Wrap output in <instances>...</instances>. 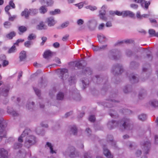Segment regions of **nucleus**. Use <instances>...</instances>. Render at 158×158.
<instances>
[{"label":"nucleus","mask_w":158,"mask_h":158,"mask_svg":"<svg viewBox=\"0 0 158 158\" xmlns=\"http://www.w3.org/2000/svg\"><path fill=\"white\" fill-rule=\"evenodd\" d=\"M68 70L66 69H63L60 71V77L63 80H66L69 77Z\"/></svg>","instance_id":"nucleus-11"},{"label":"nucleus","mask_w":158,"mask_h":158,"mask_svg":"<svg viewBox=\"0 0 158 158\" xmlns=\"http://www.w3.org/2000/svg\"><path fill=\"white\" fill-rule=\"evenodd\" d=\"M139 64L135 62H132L130 63V67L132 69H135L139 66Z\"/></svg>","instance_id":"nucleus-42"},{"label":"nucleus","mask_w":158,"mask_h":158,"mask_svg":"<svg viewBox=\"0 0 158 158\" xmlns=\"http://www.w3.org/2000/svg\"><path fill=\"white\" fill-rule=\"evenodd\" d=\"M130 81L132 83H135L138 82V78L135 75L132 74L130 76H128Z\"/></svg>","instance_id":"nucleus-17"},{"label":"nucleus","mask_w":158,"mask_h":158,"mask_svg":"<svg viewBox=\"0 0 158 158\" xmlns=\"http://www.w3.org/2000/svg\"><path fill=\"white\" fill-rule=\"evenodd\" d=\"M8 152L4 148L0 149V158H8Z\"/></svg>","instance_id":"nucleus-14"},{"label":"nucleus","mask_w":158,"mask_h":158,"mask_svg":"<svg viewBox=\"0 0 158 158\" xmlns=\"http://www.w3.org/2000/svg\"><path fill=\"white\" fill-rule=\"evenodd\" d=\"M46 147H48L50 149V152L52 154H53V153H56V152L55 151L53 150V147L51 143L47 142L46 143Z\"/></svg>","instance_id":"nucleus-29"},{"label":"nucleus","mask_w":158,"mask_h":158,"mask_svg":"<svg viewBox=\"0 0 158 158\" xmlns=\"http://www.w3.org/2000/svg\"><path fill=\"white\" fill-rule=\"evenodd\" d=\"M74 64L76 67H77L78 69H83V73L86 75H91L92 73V71L89 68H86L85 69L82 64L81 63L80 61H75Z\"/></svg>","instance_id":"nucleus-4"},{"label":"nucleus","mask_w":158,"mask_h":158,"mask_svg":"<svg viewBox=\"0 0 158 158\" xmlns=\"http://www.w3.org/2000/svg\"><path fill=\"white\" fill-rule=\"evenodd\" d=\"M30 15H34L38 13V10L36 9H30L29 10Z\"/></svg>","instance_id":"nucleus-35"},{"label":"nucleus","mask_w":158,"mask_h":158,"mask_svg":"<svg viewBox=\"0 0 158 158\" xmlns=\"http://www.w3.org/2000/svg\"><path fill=\"white\" fill-rule=\"evenodd\" d=\"M135 2L140 3L141 6L146 10L148 8V6L150 4V1H145V0H133Z\"/></svg>","instance_id":"nucleus-10"},{"label":"nucleus","mask_w":158,"mask_h":158,"mask_svg":"<svg viewBox=\"0 0 158 158\" xmlns=\"http://www.w3.org/2000/svg\"><path fill=\"white\" fill-rule=\"evenodd\" d=\"M141 154L142 152L140 150H138L135 152V155L137 157L139 156Z\"/></svg>","instance_id":"nucleus-60"},{"label":"nucleus","mask_w":158,"mask_h":158,"mask_svg":"<svg viewBox=\"0 0 158 158\" xmlns=\"http://www.w3.org/2000/svg\"><path fill=\"white\" fill-rule=\"evenodd\" d=\"M148 33L150 35L152 36H155V31L153 29H149L148 31Z\"/></svg>","instance_id":"nucleus-49"},{"label":"nucleus","mask_w":158,"mask_h":158,"mask_svg":"<svg viewBox=\"0 0 158 158\" xmlns=\"http://www.w3.org/2000/svg\"><path fill=\"white\" fill-rule=\"evenodd\" d=\"M146 91L144 89H142L139 93V99H142L146 96Z\"/></svg>","instance_id":"nucleus-27"},{"label":"nucleus","mask_w":158,"mask_h":158,"mask_svg":"<svg viewBox=\"0 0 158 158\" xmlns=\"http://www.w3.org/2000/svg\"><path fill=\"white\" fill-rule=\"evenodd\" d=\"M34 103L32 102L31 103H28L26 105V107L29 110H30L33 108L34 105Z\"/></svg>","instance_id":"nucleus-47"},{"label":"nucleus","mask_w":158,"mask_h":158,"mask_svg":"<svg viewBox=\"0 0 158 158\" xmlns=\"http://www.w3.org/2000/svg\"><path fill=\"white\" fill-rule=\"evenodd\" d=\"M141 144H142L143 147V150L144 155L141 158H147L146 156V154L148 153L149 149L151 146V143L149 141H146V142L143 143H141Z\"/></svg>","instance_id":"nucleus-8"},{"label":"nucleus","mask_w":158,"mask_h":158,"mask_svg":"<svg viewBox=\"0 0 158 158\" xmlns=\"http://www.w3.org/2000/svg\"><path fill=\"white\" fill-rule=\"evenodd\" d=\"M9 64V62L7 60H5L3 61L2 65L3 67L6 66L8 65Z\"/></svg>","instance_id":"nucleus-64"},{"label":"nucleus","mask_w":158,"mask_h":158,"mask_svg":"<svg viewBox=\"0 0 158 158\" xmlns=\"http://www.w3.org/2000/svg\"><path fill=\"white\" fill-rule=\"evenodd\" d=\"M60 12V10L58 9H55L54 11H50V13L51 15H55L56 14H59Z\"/></svg>","instance_id":"nucleus-46"},{"label":"nucleus","mask_w":158,"mask_h":158,"mask_svg":"<svg viewBox=\"0 0 158 158\" xmlns=\"http://www.w3.org/2000/svg\"><path fill=\"white\" fill-rule=\"evenodd\" d=\"M123 71L122 66L119 64L114 65L112 67L111 72L114 75H118L121 74Z\"/></svg>","instance_id":"nucleus-6"},{"label":"nucleus","mask_w":158,"mask_h":158,"mask_svg":"<svg viewBox=\"0 0 158 158\" xmlns=\"http://www.w3.org/2000/svg\"><path fill=\"white\" fill-rule=\"evenodd\" d=\"M41 40H42V42L40 43V45L43 46L44 43L47 40V38L46 37L43 36L41 38Z\"/></svg>","instance_id":"nucleus-51"},{"label":"nucleus","mask_w":158,"mask_h":158,"mask_svg":"<svg viewBox=\"0 0 158 158\" xmlns=\"http://www.w3.org/2000/svg\"><path fill=\"white\" fill-rule=\"evenodd\" d=\"M26 57V52L25 51H22L19 54V58L20 61L23 60Z\"/></svg>","instance_id":"nucleus-25"},{"label":"nucleus","mask_w":158,"mask_h":158,"mask_svg":"<svg viewBox=\"0 0 158 158\" xmlns=\"http://www.w3.org/2000/svg\"><path fill=\"white\" fill-rule=\"evenodd\" d=\"M16 35V33L14 31H12L7 34L6 35V37L8 39L11 40L13 39V37Z\"/></svg>","instance_id":"nucleus-24"},{"label":"nucleus","mask_w":158,"mask_h":158,"mask_svg":"<svg viewBox=\"0 0 158 158\" xmlns=\"http://www.w3.org/2000/svg\"><path fill=\"white\" fill-rule=\"evenodd\" d=\"M64 98V94L61 92H59L57 95V99L58 100H62Z\"/></svg>","instance_id":"nucleus-36"},{"label":"nucleus","mask_w":158,"mask_h":158,"mask_svg":"<svg viewBox=\"0 0 158 158\" xmlns=\"http://www.w3.org/2000/svg\"><path fill=\"white\" fill-rule=\"evenodd\" d=\"M29 15L30 14L29 10L27 8L25 9L21 13V16L24 17V18L27 19L29 18Z\"/></svg>","instance_id":"nucleus-18"},{"label":"nucleus","mask_w":158,"mask_h":158,"mask_svg":"<svg viewBox=\"0 0 158 158\" xmlns=\"http://www.w3.org/2000/svg\"><path fill=\"white\" fill-rule=\"evenodd\" d=\"M52 55V52L49 50H48L44 52L43 55V56L45 58H47L51 56Z\"/></svg>","instance_id":"nucleus-31"},{"label":"nucleus","mask_w":158,"mask_h":158,"mask_svg":"<svg viewBox=\"0 0 158 158\" xmlns=\"http://www.w3.org/2000/svg\"><path fill=\"white\" fill-rule=\"evenodd\" d=\"M82 81L83 84V89H85L87 86L88 85L89 82L88 81H87V80L85 79V80H82Z\"/></svg>","instance_id":"nucleus-45"},{"label":"nucleus","mask_w":158,"mask_h":158,"mask_svg":"<svg viewBox=\"0 0 158 158\" xmlns=\"http://www.w3.org/2000/svg\"><path fill=\"white\" fill-rule=\"evenodd\" d=\"M139 119L142 121H143L146 118V115L144 114H142L138 116Z\"/></svg>","instance_id":"nucleus-41"},{"label":"nucleus","mask_w":158,"mask_h":158,"mask_svg":"<svg viewBox=\"0 0 158 158\" xmlns=\"http://www.w3.org/2000/svg\"><path fill=\"white\" fill-rule=\"evenodd\" d=\"M131 86L129 85L126 86L123 89L124 92L125 93H128L131 91Z\"/></svg>","instance_id":"nucleus-33"},{"label":"nucleus","mask_w":158,"mask_h":158,"mask_svg":"<svg viewBox=\"0 0 158 158\" xmlns=\"http://www.w3.org/2000/svg\"><path fill=\"white\" fill-rule=\"evenodd\" d=\"M134 41L131 39H127L125 40H123L122 41H118L117 42V44H120L124 42L126 43H133Z\"/></svg>","instance_id":"nucleus-34"},{"label":"nucleus","mask_w":158,"mask_h":158,"mask_svg":"<svg viewBox=\"0 0 158 158\" xmlns=\"http://www.w3.org/2000/svg\"><path fill=\"white\" fill-rule=\"evenodd\" d=\"M31 131L29 129H26L18 139V141L21 143H15L13 147L14 149H17L21 148L22 146L21 143L23 141V138L26 137L24 142V146L29 148L31 146L35 144L37 142L36 137L33 135H31Z\"/></svg>","instance_id":"nucleus-1"},{"label":"nucleus","mask_w":158,"mask_h":158,"mask_svg":"<svg viewBox=\"0 0 158 158\" xmlns=\"http://www.w3.org/2000/svg\"><path fill=\"white\" fill-rule=\"evenodd\" d=\"M120 54V52L116 49H113L109 51L108 53L109 58L112 60H116L117 59V56H119Z\"/></svg>","instance_id":"nucleus-7"},{"label":"nucleus","mask_w":158,"mask_h":158,"mask_svg":"<svg viewBox=\"0 0 158 158\" xmlns=\"http://www.w3.org/2000/svg\"><path fill=\"white\" fill-rule=\"evenodd\" d=\"M9 6L10 7H11L13 9H14L15 7V4L14 3L13 1H10L9 2Z\"/></svg>","instance_id":"nucleus-57"},{"label":"nucleus","mask_w":158,"mask_h":158,"mask_svg":"<svg viewBox=\"0 0 158 158\" xmlns=\"http://www.w3.org/2000/svg\"><path fill=\"white\" fill-rule=\"evenodd\" d=\"M10 89V87L9 85L2 86L0 89V95L5 97L7 96L8 95Z\"/></svg>","instance_id":"nucleus-9"},{"label":"nucleus","mask_w":158,"mask_h":158,"mask_svg":"<svg viewBox=\"0 0 158 158\" xmlns=\"http://www.w3.org/2000/svg\"><path fill=\"white\" fill-rule=\"evenodd\" d=\"M125 53L127 56L129 57L131 56L133 54L131 50L129 49L126 50Z\"/></svg>","instance_id":"nucleus-48"},{"label":"nucleus","mask_w":158,"mask_h":158,"mask_svg":"<svg viewBox=\"0 0 158 158\" xmlns=\"http://www.w3.org/2000/svg\"><path fill=\"white\" fill-rule=\"evenodd\" d=\"M18 30L20 32L19 34L21 35L27 30V28L24 26H22L19 27Z\"/></svg>","instance_id":"nucleus-26"},{"label":"nucleus","mask_w":158,"mask_h":158,"mask_svg":"<svg viewBox=\"0 0 158 158\" xmlns=\"http://www.w3.org/2000/svg\"><path fill=\"white\" fill-rule=\"evenodd\" d=\"M82 158H91V156L89 153L85 152Z\"/></svg>","instance_id":"nucleus-53"},{"label":"nucleus","mask_w":158,"mask_h":158,"mask_svg":"<svg viewBox=\"0 0 158 158\" xmlns=\"http://www.w3.org/2000/svg\"><path fill=\"white\" fill-rule=\"evenodd\" d=\"M107 140L108 141H109L111 142V144L113 146H114L115 147H116V143L115 141L113 140V136L111 135H109L107 136Z\"/></svg>","instance_id":"nucleus-22"},{"label":"nucleus","mask_w":158,"mask_h":158,"mask_svg":"<svg viewBox=\"0 0 158 158\" xmlns=\"http://www.w3.org/2000/svg\"><path fill=\"white\" fill-rule=\"evenodd\" d=\"M16 17L17 16L16 15H14L12 16H10V17H9V20L10 21H14L15 19H16Z\"/></svg>","instance_id":"nucleus-58"},{"label":"nucleus","mask_w":158,"mask_h":158,"mask_svg":"<svg viewBox=\"0 0 158 158\" xmlns=\"http://www.w3.org/2000/svg\"><path fill=\"white\" fill-rule=\"evenodd\" d=\"M40 2L42 4H46L48 6H51L53 3L52 0H40Z\"/></svg>","instance_id":"nucleus-19"},{"label":"nucleus","mask_w":158,"mask_h":158,"mask_svg":"<svg viewBox=\"0 0 158 158\" xmlns=\"http://www.w3.org/2000/svg\"><path fill=\"white\" fill-rule=\"evenodd\" d=\"M47 28V26L45 25L42 22L40 23L36 27V28L39 30L46 29Z\"/></svg>","instance_id":"nucleus-21"},{"label":"nucleus","mask_w":158,"mask_h":158,"mask_svg":"<svg viewBox=\"0 0 158 158\" xmlns=\"http://www.w3.org/2000/svg\"><path fill=\"white\" fill-rule=\"evenodd\" d=\"M32 44V42L28 40V41H26L24 43V45L27 48H30L31 47V45Z\"/></svg>","instance_id":"nucleus-43"},{"label":"nucleus","mask_w":158,"mask_h":158,"mask_svg":"<svg viewBox=\"0 0 158 158\" xmlns=\"http://www.w3.org/2000/svg\"><path fill=\"white\" fill-rule=\"evenodd\" d=\"M149 104L154 107H158V101L156 100L151 101L149 102Z\"/></svg>","instance_id":"nucleus-30"},{"label":"nucleus","mask_w":158,"mask_h":158,"mask_svg":"<svg viewBox=\"0 0 158 158\" xmlns=\"http://www.w3.org/2000/svg\"><path fill=\"white\" fill-rule=\"evenodd\" d=\"M7 112L14 117L17 116L18 115V114L15 111H14L12 108H8Z\"/></svg>","instance_id":"nucleus-23"},{"label":"nucleus","mask_w":158,"mask_h":158,"mask_svg":"<svg viewBox=\"0 0 158 158\" xmlns=\"http://www.w3.org/2000/svg\"><path fill=\"white\" fill-rule=\"evenodd\" d=\"M34 89L35 93V94L38 97H40V91L38 89L36 88H34Z\"/></svg>","instance_id":"nucleus-52"},{"label":"nucleus","mask_w":158,"mask_h":158,"mask_svg":"<svg viewBox=\"0 0 158 158\" xmlns=\"http://www.w3.org/2000/svg\"><path fill=\"white\" fill-rule=\"evenodd\" d=\"M63 154L65 156L69 155L71 158L75 157L79 155V152L76 151L75 148L73 147L69 148L66 151L63 152Z\"/></svg>","instance_id":"nucleus-3"},{"label":"nucleus","mask_w":158,"mask_h":158,"mask_svg":"<svg viewBox=\"0 0 158 158\" xmlns=\"http://www.w3.org/2000/svg\"><path fill=\"white\" fill-rule=\"evenodd\" d=\"M95 119L94 116L93 115H90L89 118V120L91 122H94Z\"/></svg>","instance_id":"nucleus-56"},{"label":"nucleus","mask_w":158,"mask_h":158,"mask_svg":"<svg viewBox=\"0 0 158 158\" xmlns=\"http://www.w3.org/2000/svg\"><path fill=\"white\" fill-rule=\"evenodd\" d=\"M77 23L78 25H80L83 23L84 21L82 19H80L77 20Z\"/></svg>","instance_id":"nucleus-62"},{"label":"nucleus","mask_w":158,"mask_h":158,"mask_svg":"<svg viewBox=\"0 0 158 158\" xmlns=\"http://www.w3.org/2000/svg\"><path fill=\"white\" fill-rule=\"evenodd\" d=\"M135 16V14L129 10H126L123 11V17H126L127 16L131 18Z\"/></svg>","instance_id":"nucleus-16"},{"label":"nucleus","mask_w":158,"mask_h":158,"mask_svg":"<svg viewBox=\"0 0 158 158\" xmlns=\"http://www.w3.org/2000/svg\"><path fill=\"white\" fill-rule=\"evenodd\" d=\"M130 7L134 9H137L138 7V5L135 4H132L130 5Z\"/></svg>","instance_id":"nucleus-59"},{"label":"nucleus","mask_w":158,"mask_h":158,"mask_svg":"<svg viewBox=\"0 0 158 158\" xmlns=\"http://www.w3.org/2000/svg\"><path fill=\"white\" fill-rule=\"evenodd\" d=\"M36 38V35L35 34L31 33L27 37V39L29 40H31L35 39Z\"/></svg>","instance_id":"nucleus-40"},{"label":"nucleus","mask_w":158,"mask_h":158,"mask_svg":"<svg viewBox=\"0 0 158 158\" xmlns=\"http://www.w3.org/2000/svg\"><path fill=\"white\" fill-rule=\"evenodd\" d=\"M71 131L74 135H75L77 133V128L75 126H73L71 128Z\"/></svg>","instance_id":"nucleus-44"},{"label":"nucleus","mask_w":158,"mask_h":158,"mask_svg":"<svg viewBox=\"0 0 158 158\" xmlns=\"http://www.w3.org/2000/svg\"><path fill=\"white\" fill-rule=\"evenodd\" d=\"M7 125L5 121L3 119L0 121V139L3 137H6V131L5 128Z\"/></svg>","instance_id":"nucleus-5"},{"label":"nucleus","mask_w":158,"mask_h":158,"mask_svg":"<svg viewBox=\"0 0 158 158\" xmlns=\"http://www.w3.org/2000/svg\"><path fill=\"white\" fill-rule=\"evenodd\" d=\"M4 26L6 28H9L11 25V23H10L9 22H6L4 23Z\"/></svg>","instance_id":"nucleus-54"},{"label":"nucleus","mask_w":158,"mask_h":158,"mask_svg":"<svg viewBox=\"0 0 158 158\" xmlns=\"http://www.w3.org/2000/svg\"><path fill=\"white\" fill-rule=\"evenodd\" d=\"M16 50V48L15 45H13L10 48L8 51V53H13L15 52Z\"/></svg>","instance_id":"nucleus-38"},{"label":"nucleus","mask_w":158,"mask_h":158,"mask_svg":"<svg viewBox=\"0 0 158 158\" xmlns=\"http://www.w3.org/2000/svg\"><path fill=\"white\" fill-rule=\"evenodd\" d=\"M69 81L71 84L75 83V77H70L69 79Z\"/></svg>","instance_id":"nucleus-50"},{"label":"nucleus","mask_w":158,"mask_h":158,"mask_svg":"<svg viewBox=\"0 0 158 158\" xmlns=\"http://www.w3.org/2000/svg\"><path fill=\"white\" fill-rule=\"evenodd\" d=\"M69 24V23L68 22H66L63 23L61 25V27L62 28H65L67 27Z\"/></svg>","instance_id":"nucleus-61"},{"label":"nucleus","mask_w":158,"mask_h":158,"mask_svg":"<svg viewBox=\"0 0 158 158\" xmlns=\"http://www.w3.org/2000/svg\"><path fill=\"white\" fill-rule=\"evenodd\" d=\"M94 80H97V82L98 84H100L101 82L104 83V85L105 87L106 86V79H103L102 77H101L98 75L95 76Z\"/></svg>","instance_id":"nucleus-15"},{"label":"nucleus","mask_w":158,"mask_h":158,"mask_svg":"<svg viewBox=\"0 0 158 158\" xmlns=\"http://www.w3.org/2000/svg\"><path fill=\"white\" fill-rule=\"evenodd\" d=\"M109 102H106V106L108 107H111L114 106L113 105V103L116 102V101L114 100L111 99Z\"/></svg>","instance_id":"nucleus-32"},{"label":"nucleus","mask_w":158,"mask_h":158,"mask_svg":"<svg viewBox=\"0 0 158 158\" xmlns=\"http://www.w3.org/2000/svg\"><path fill=\"white\" fill-rule=\"evenodd\" d=\"M98 37L99 42L102 43L103 41V40L105 39V37L102 34H100L98 35Z\"/></svg>","instance_id":"nucleus-37"},{"label":"nucleus","mask_w":158,"mask_h":158,"mask_svg":"<svg viewBox=\"0 0 158 158\" xmlns=\"http://www.w3.org/2000/svg\"><path fill=\"white\" fill-rule=\"evenodd\" d=\"M92 48L94 51H100L99 47L98 46H94Z\"/></svg>","instance_id":"nucleus-63"},{"label":"nucleus","mask_w":158,"mask_h":158,"mask_svg":"<svg viewBox=\"0 0 158 158\" xmlns=\"http://www.w3.org/2000/svg\"><path fill=\"white\" fill-rule=\"evenodd\" d=\"M86 8L92 11H94L97 9V8L95 6H93L90 5L87 6Z\"/></svg>","instance_id":"nucleus-55"},{"label":"nucleus","mask_w":158,"mask_h":158,"mask_svg":"<svg viewBox=\"0 0 158 158\" xmlns=\"http://www.w3.org/2000/svg\"><path fill=\"white\" fill-rule=\"evenodd\" d=\"M47 21L48 25L50 27L53 26L56 23V22L53 17L48 18Z\"/></svg>","instance_id":"nucleus-20"},{"label":"nucleus","mask_w":158,"mask_h":158,"mask_svg":"<svg viewBox=\"0 0 158 158\" xmlns=\"http://www.w3.org/2000/svg\"><path fill=\"white\" fill-rule=\"evenodd\" d=\"M107 125L108 128L110 129L120 127L119 129L122 131L125 129L131 130L133 128V125L131 124L130 120L126 118H123L122 120L119 121L112 120L108 122Z\"/></svg>","instance_id":"nucleus-2"},{"label":"nucleus","mask_w":158,"mask_h":158,"mask_svg":"<svg viewBox=\"0 0 158 158\" xmlns=\"http://www.w3.org/2000/svg\"><path fill=\"white\" fill-rule=\"evenodd\" d=\"M103 154L107 158H113V156L112 155L110 151L104 145L103 146Z\"/></svg>","instance_id":"nucleus-13"},{"label":"nucleus","mask_w":158,"mask_h":158,"mask_svg":"<svg viewBox=\"0 0 158 158\" xmlns=\"http://www.w3.org/2000/svg\"><path fill=\"white\" fill-rule=\"evenodd\" d=\"M109 114L111 117L113 118H115L118 116V115H117L116 111L113 109H110Z\"/></svg>","instance_id":"nucleus-28"},{"label":"nucleus","mask_w":158,"mask_h":158,"mask_svg":"<svg viewBox=\"0 0 158 158\" xmlns=\"http://www.w3.org/2000/svg\"><path fill=\"white\" fill-rule=\"evenodd\" d=\"M39 10L40 13L44 14L47 11V9L45 6H42L40 7Z\"/></svg>","instance_id":"nucleus-39"},{"label":"nucleus","mask_w":158,"mask_h":158,"mask_svg":"<svg viewBox=\"0 0 158 158\" xmlns=\"http://www.w3.org/2000/svg\"><path fill=\"white\" fill-rule=\"evenodd\" d=\"M105 6H103L101 8V10L100 11L99 16L101 19L104 20L106 21L107 20V18L105 16L106 13L105 10Z\"/></svg>","instance_id":"nucleus-12"}]
</instances>
